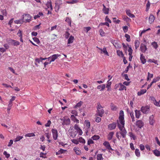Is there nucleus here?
I'll return each mask as SVG.
<instances>
[{
  "label": "nucleus",
  "instance_id": "3c124183",
  "mask_svg": "<svg viewBox=\"0 0 160 160\" xmlns=\"http://www.w3.org/2000/svg\"><path fill=\"white\" fill-rule=\"evenodd\" d=\"M100 137L99 136L95 135L92 137V138L93 140H96L98 139Z\"/></svg>",
  "mask_w": 160,
  "mask_h": 160
},
{
  "label": "nucleus",
  "instance_id": "39448f33",
  "mask_svg": "<svg viewBox=\"0 0 160 160\" xmlns=\"http://www.w3.org/2000/svg\"><path fill=\"white\" fill-rule=\"evenodd\" d=\"M142 112L144 114L148 113L150 110L148 106L142 107L141 108Z\"/></svg>",
  "mask_w": 160,
  "mask_h": 160
},
{
  "label": "nucleus",
  "instance_id": "e433bc0d",
  "mask_svg": "<svg viewBox=\"0 0 160 160\" xmlns=\"http://www.w3.org/2000/svg\"><path fill=\"white\" fill-rule=\"evenodd\" d=\"M135 154L138 157H139L140 156V152L139 150L138 149H136L135 150Z\"/></svg>",
  "mask_w": 160,
  "mask_h": 160
},
{
  "label": "nucleus",
  "instance_id": "7c9ffc66",
  "mask_svg": "<svg viewBox=\"0 0 160 160\" xmlns=\"http://www.w3.org/2000/svg\"><path fill=\"white\" fill-rule=\"evenodd\" d=\"M79 142L82 143V144H84L85 142V139L82 137H79L78 139Z\"/></svg>",
  "mask_w": 160,
  "mask_h": 160
},
{
  "label": "nucleus",
  "instance_id": "5701e85b",
  "mask_svg": "<svg viewBox=\"0 0 160 160\" xmlns=\"http://www.w3.org/2000/svg\"><path fill=\"white\" fill-rule=\"evenodd\" d=\"M135 112V113L136 117L137 118H139L141 115L140 111L136 110Z\"/></svg>",
  "mask_w": 160,
  "mask_h": 160
},
{
  "label": "nucleus",
  "instance_id": "7ed1b4c3",
  "mask_svg": "<svg viewBox=\"0 0 160 160\" xmlns=\"http://www.w3.org/2000/svg\"><path fill=\"white\" fill-rule=\"evenodd\" d=\"M61 121H62V125H69L70 123V120L67 117H64L60 119Z\"/></svg>",
  "mask_w": 160,
  "mask_h": 160
},
{
  "label": "nucleus",
  "instance_id": "09e8293b",
  "mask_svg": "<svg viewBox=\"0 0 160 160\" xmlns=\"http://www.w3.org/2000/svg\"><path fill=\"white\" fill-rule=\"evenodd\" d=\"M128 52H129L128 55L129 56H132V49L131 47H130L128 48Z\"/></svg>",
  "mask_w": 160,
  "mask_h": 160
},
{
  "label": "nucleus",
  "instance_id": "37998d69",
  "mask_svg": "<svg viewBox=\"0 0 160 160\" xmlns=\"http://www.w3.org/2000/svg\"><path fill=\"white\" fill-rule=\"evenodd\" d=\"M83 102L82 101H80L77 104L74 106V108H77L78 107H80L82 104Z\"/></svg>",
  "mask_w": 160,
  "mask_h": 160
},
{
  "label": "nucleus",
  "instance_id": "f704fd0d",
  "mask_svg": "<svg viewBox=\"0 0 160 160\" xmlns=\"http://www.w3.org/2000/svg\"><path fill=\"white\" fill-rule=\"evenodd\" d=\"M122 18L123 19L127 22H129L130 20V19L126 15H123L122 16Z\"/></svg>",
  "mask_w": 160,
  "mask_h": 160
},
{
  "label": "nucleus",
  "instance_id": "cd10ccee",
  "mask_svg": "<svg viewBox=\"0 0 160 160\" xmlns=\"http://www.w3.org/2000/svg\"><path fill=\"white\" fill-rule=\"evenodd\" d=\"M153 152L154 154L157 157H159L160 156V151L156 149L153 151Z\"/></svg>",
  "mask_w": 160,
  "mask_h": 160
},
{
  "label": "nucleus",
  "instance_id": "052dcab7",
  "mask_svg": "<svg viewBox=\"0 0 160 160\" xmlns=\"http://www.w3.org/2000/svg\"><path fill=\"white\" fill-rule=\"evenodd\" d=\"M102 106L101 105L100 103L99 102L98 103L97 106V110L102 109Z\"/></svg>",
  "mask_w": 160,
  "mask_h": 160
},
{
  "label": "nucleus",
  "instance_id": "1a4fd4ad",
  "mask_svg": "<svg viewBox=\"0 0 160 160\" xmlns=\"http://www.w3.org/2000/svg\"><path fill=\"white\" fill-rule=\"evenodd\" d=\"M103 145H104V146H105L106 147V148L107 149L109 150H113L111 147L110 144L108 142H104L103 143Z\"/></svg>",
  "mask_w": 160,
  "mask_h": 160
},
{
  "label": "nucleus",
  "instance_id": "a19ab883",
  "mask_svg": "<svg viewBox=\"0 0 160 160\" xmlns=\"http://www.w3.org/2000/svg\"><path fill=\"white\" fill-rule=\"evenodd\" d=\"M103 25H106L107 26L109 27V24L108 22H101L99 23L98 27H99L100 26H103Z\"/></svg>",
  "mask_w": 160,
  "mask_h": 160
},
{
  "label": "nucleus",
  "instance_id": "79ce46f5",
  "mask_svg": "<svg viewBox=\"0 0 160 160\" xmlns=\"http://www.w3.org/2000/svg\"><path fill=\"white\" fill-rule=\"evenodd\" d=\"M14 22L15 23L17 24H22L23 23V21L22 20V18L21 19H20L19 20H15L14 21Z\"/></svg>",
  "mask_w": 160,
  "mask_h": 160
},
{
  "label": "nucleus",
  "instance_id": "13d9d810",
  "mask_svg": "<svg viewBox=\"0 0 160 160\" xmlns=\"http://www.w3.org/2000/svg\"><path fill=\"white\" fill-rule=\"evenodd\" d=\"M45 135L46 137H47L48 139L50 138L51 137L50 133L48 132H46L45 133Z\"/></svg>",
  "mask_w": 160,
  "mask_h": 160
},
{
  "label": "nucleus",
  "instance_id": "4be33fe9",
  "mask_svg": "<svg viewBox=\"0 0 160 160\" xmlns=\"http://www.w3.org/2000/svg\"><path fill=\"white\" fill-rule=\"evenodd\" d=\"M105 88V84H103L101 85H98L97 88L98 89H99L100 91H103Z\"/></svg>",
  "mask_w": 160,
  "mask_h": 160
},
{
  "label": "nucleus",
  "instance_id": "de8ad7c7",
  "mask_svg": "<svg viewBox=\"0 0 160 160\" xmlns=\"http://www.w3.org/2000/svg\"><path fill=\"white\" fill-rule=\"evenodd\" d=\"M22 138H23L22 136H17L16 138L14 139V141L15 142H17L18 141H19V140H20L21 139H22Z\"/></svg>",
  "mask_w": 160,
  "mask_h": 160
},
{
  "label": "nucleus",
  "instance_id": "e2e57ef3",
  "mask_svg": "<svg viewBox=\"0 0 160 160\" xmlns=\"http://www.w3.org/2000/svg\"><path fill=\"white\" fill-rule=\"evenodd\" d=\"M3 154L7 158H8L10 156V154L8 153L6 151H4Z\"/></svg>",
  "mask_w": 160,
  "mask_h": 160
},
{
  "label": "nucleus",
  "instance_id": "8fccbe9b",
  "mask_svg": "<svg viewBox=\"0 0 160 160\" xmlns=\"http://www.w3.org/2000/svg\"><path fill=\"white\" fill-rule=\"evenodd\" d=\"M72 142L74 143L75 144H78L79 143V141L78 139H72L71 140Z\"/></svg>",
  "mask_w": 160,
  "mask_h": 160
},
{
  "label": "nucleus",
  "instance_id": "4d7b16f0",
  "mask_svg": "<svg viewBox=\"0 0 160 160\" xmlns=\"http://www.w3.org/2000/svg\"><path fill=\"white\" fill-rule=\"evenodd\" d=\"M150 3L149 2V1H148L147 3L146 4V11H148L149 10L150 7Z\"/></svg>",
  "mask_w": 160,
  "mask_h": 160
},
{
  "label": "nucleus",
  "instance_id": "69168bd1",
  "mask_svg": "<svg viewBox=\"0 0 160 160\" xmlns=\"http://www.w3.org/2000/svg\"><path fill=\"white\" fill-rule=\"evenodd\" d=\"M94 142L92 139H88V145H90L91 144H92Z\"/></svg>",
  "mask_w": 160,
  "mask_h": 160
},
{
  "label": "nucleus",
  "instance_id": "dca6fc26",
  "mask_svg": "<svg viewBox=\"0 0 160 160\" xmlns=\"http://www.w3.org/2000/svg\"><path fill=\"white\" fill-rule=\"evenodd\" d=\"M136 124L139 128H141L143 126V123L141 120H138Z\"/></svg>",
  "mask_w": 160,
  "mask_h": 160
},
{
  "label": "nucleus",
  "instance_id": "9b49d317",
  "mask_svg": "<svg viewBox=\"0 0 160 160\" xmlns=\"http://www.w3.org/2000/svg\"><path fill=\"white\" fill-rule=\"evenodd\" d=\"M140 50L142 52H145L147 50L146 46L145 44L142 43L140 45Z\"/></svg>",
  "mask_w": 160,
  "mask_h": 160
},
{
  "label": "nucleus",
  "instance_id": "f8f14e48",
  "mask_svg": "<svg viewBox=\"0 0 160 160\" xmlns=\"http://www.w3.org/2000/svg\"><path fill=\"white\" fill-rule=\"evenodd\" d=\"M116 123L115 122H113L112 123L109 124L108 125V128L111 130L114 129L116 128Z\"/></svg>",
  "mask_w": 160,
  "mask_h": 160
},
{
  "label": "nucleus",
  "instance_id": "58836bf2",
  "mask_svg": "<svg viewBox=\"0 0 160 160\" xmlns=\"http://www.w3.org/2000/svg\"><path fill=\"white\" fill-rule=\"evenodd\" d=\"M97 160H103V159L102 155L101 154H98L97 155Z\"/></svg>",
  "mask_w": 160,
  "mask_h": 160
},
{
  "label": "nucleus",
  "instance_id": "bf43d9fd",
  "mask_svg": "<svg viewBox=\"0 0 160 160\" xmlns=\"http://www.w3.org/2000/svg\"><path fill=\"white\" fill-rule=\"evenodd\" d=\"M105 21L106 22H109L110 23H111V20L109 19V18H108V16H106L105 18Z\"/></svg>",
  "mask_w": 160,
  "mask_h": 160
},
{
  "label": "nucleus",
  "instance_id": "9d476101",
  "mask_svg": "<svg viewBox=\"0 0 160 160\" xmlns=\"http://www.w3.org/2000/svg\"><path fill=\"white\" fill-rule=\"evenodd\" d=\"M111 42L116 48H120V45L118 44L117 41H116L114 40H112L111 41Z\"/></svg>",
  "mask_w": 160,
  "mask_h": 160
},
{
  "label": "nucleus",
  "instance_id": "2eb2a0df",
  "mask_svg": "<svg viewBox=\"0 0 160 160\" xmlns=\"http://www.w3.org/2000/svg\"><path fill=\"white\" fill-rule=\"evenodd\" d=\"M126 12L127 15L131 18H133L135 17L134 14L131 13L129 9H126Z\"/></svg>",
  "mask_w": 160,
  "mask_h": 160
},
{
  "label": "nucleus",
  "instance_id": "c03bdc74",
  "mask_svg": "<svg viewBox=\"0 0 160 160\" xmlns=\"http://www.w3.org/2000/svg\"><path fill=\"white\" fill-rule=\"evenodd\" d=\"M160 79V77L158 76L156 78H154L152 81V83H155L158 81Z\"/></svg>",
  "mask_w": 160,
  "mask_h": 160
},
{
  "label": "nucleus",
  "instance_id": "c85d7f7f",
  "mask_svg": "<svg viewBox=\"0 0 160 160\" xmlns=\"http://www.w3.org/2000/svg\"><path fill=\"white\" fill-rule=\"evenodd\" d=\"M46 5L48 8H50V10H52V6L51 3L50 2H48L46 4Z\"/></svg>",
  "mask_w": 160,
  "mask_h": 160
},
{
  "label": "nucleus",
  "instance_id": "49530a36",
  "mask_svg": "<svg viewBox=\"0 0 160 160\" xmlns=\"http://www.w3.org/2000/svg\"><path fill=\"white\" fill-rule=\"evenodd\" d=\"M84 123H85V125L87 127V128H89L90 126V123L88 121V120H85V121Z\"/></svg>",
  "mask_w": 160,
  "mask_h": 160
},
{
  "label": "nucleus",
  "instance_id": "6e6d98bb",
  "mask_svg": "<svg viewBox=\"0 0 160 160\" xmlns=\"http://www.w3.org/2000/svg\"><path fill=\"white\" fill-rule=\"evenodd\" d=\"M154 104L156 106L158 107H160V100L158 102H157L156 100L154 102Z\"/></svg>",
  "mask_w": 160,
  "mask_h": 160
},
{
  "label": "nucleus",
  "instance_id": "a18cd8bd",
  "mask_svg": "<svg viewBox=\"0 0 160 160\" xmlns=\"http://www.w3.org/2000/svg\"><path fill=\"white\" fill-rule=\"evenodd\" d=\"M125 37L126 38V41L128 42H130L131 41L130 36L129 35L127 34H125Z\"/></svg>",
  "mask_w": 160,
  "mask_h": 160
},
{
  "label": "nucleus",
  "instance_id": "ea45409f",
  "mask_svg": "<svg viewBox=\"0 0 160 160\" xmlns=\"http://www.w3.org/2000/svg\"><path fill=\"white\" fill-rule=\"evenodd\" d=\"M65 21L68 23L70 26H71L72 21L70 18L69 17H67L65 20Z\"/></svg>",
  "mask_w": 160,
  "mask_h": 160
},
{
  "label": "nucleus",
  "instance_id": "423d86ee",
  "mask_svg": "<svg viewBox=\"0 0 160 160\" xmlns=\"http://www.w3.org/2000/svg\"><path fill=\"white\" fill-rule=\"evenodd\" d=\"M51 131L53 139L54 140H57L58 136V132L57 130L55 129H52Z\"/></svg>",
  "mask_w": 160,
  "mask_h": 160
},
{
  "label": "nucleus",
  "instance_id": "338daca9",
  "mask_svg": "<svg viewBox=\"0 0 160 160\" xmlns=\"http://www.w3.org/2000/svg\"><path fill=\"white\" fill-rule=\"evenodd\" d=\"M71 113L76 116H77L78 115V112L77 111L75 110H72L71 112Z\"/></svg>",
  "mask_w": 160,
  "mask_h": 160
},
{
  "label": "nucleus",
  "instance_id": "5fc2aeb1",
  "mask_svg": "<svg viewBox=\"0 0 160 160\" xmlns=\"http://www.w3.org/2000/svg\"><path fill=\"white\" fill-rule=\"evenodd\" d=\"M78 2V1L74 0H72L70 1H67L66 2L68 4H73L76 3Z\"/></svg>",
  "mask_w": 160,
  "mask_h": 160
},
{
  "label": "nucleus",
  "instance_id": "4468645a",
  "mask_svg": "<svg viewBox=\"0 0 160 160\" xmlns=\"http://www.w3.org/2000/svg\"><path fill=\"white\" fill-rule=\"evenodd\" d=\"M98 48L99 50H100V51H101L100 53H102L103 52L104 54L108 56H109L107 50L106 48L104 47L103 49H102V48Z\"/></svg>",
  "mask_w": 160,
  "mask_h": 160
},
{
  "label": "nucleus",
  "instance_id": "a878e982",
  "mask_svg": "<svg viewBox=\"0 0 160 160\" xmlns=\"http://www.w3.org/2000/svg\"><path fill=\"white\" fill-rule=\"evenodd\" d=\"M134 44H135V49H137L139 46V45H140L139 41V40H135V41Z\"/></svg>",
  "mask_w": 160,
  "mask_h": 160
},
{
  "label": "nucleus",
  "instance_id": "6e6552de",
  "mask_svg": "<svg viewBox=\"0 0 160 160\" xmlns=\"http://www.w3.org/2000/svg\"><path fill=\"white\" fill-rule=\"evenodd\" d=\"M9 43L15 46H17L20 44L19 42L12 39L9 40Z\"/></svg>",
  "mask_w": 160,
  "mask_h": 160
},
{
  "label": "nucleus",
  "instance_id": "f03ea898",
  "mask_svg": "<svg viewBox=\"0 0 160 160\" xmlns=\"http://www.w3.org/2000/svg\"><path fill=\"white\" fill-rule=\"evenodd\" d=\"M32 17L28 14H24L22 15V19L23 22H29L31 20Z\"/></svg>",
  "mask_w": 160,
  "mask_h": 160
},
{
  "label": "nucleus",
  "instance_id": "ddd939ff",
  "mask_svg": "<svg viewBox=\"0 0 160 160\" xmlns=\"http://www.w3.org/2000/svg\"><path fill=\"white\" fill-rule=\"evenodd\" d=\"M129 136L130 137L131 139L135 140L137 139L136 136L132 132H129L128 133Z\"/></svg>",
  "mask_w": 160,
  "mask_h": 160
},
{
  "label": "nucleus",
  "instance_id": "2f4dec72",
  "mask_svg": "<svg viewBox=\"0 0 160 160\" xmlns=\"http://www.w3.org/2000/svg\"><path fill=\"white\" fill-rule=\"evenodd\" d=\"M110 107L112 111H116L117 109L116 106L113 104L111 103L110 105Z\"/></svg>",
  "mask_w": 160,
  "mask_h": 160
},
{
  "label": "nucleus",
  "instance_id": "0e129e2a",
  "mask_svg": "<svg viewBox=\"0 0 160 160\" xmlns=\"http://www.w3.org/2000/svg\"><path fill=\"white\" fill-rule=\"evenodd\" d=\"M84 29L85 31L86 32H88L91 29V28L90 27H85L84 28Z\"/></svg>",
  "mask_w": 160,
  "mask_h": 160
},
{
  "label": "nucleus",
  "instance_id": "72a5a7b5",
  "mask_svg": "<svg viewBox=\"0 0 160 160\" xmlns=\"http://www.w3.org/2000/svg\"><path fill=\"white\" fill-rule=\"evenodd\" d=\"M151 45L154 48L156 49L158 47V45L157 42H154L152 43Z\"/></svg>",
  "mask_w": 160,
  "mask_h": 160
},
{
  "label": "nucleus",
  "instance_id": "473e14b6",
  "mask_svg": "<svg viewBox=\"0 0 160 160\" xmlns=\"http://www.w3.org/2000/svg\"><path fill=\"white\" fill-rule=\"evenodd\" d=\"M153 116H151L149 118V123L151 125H153L154 124V121L153 120Z\"/></svg>",
  "mask_w": 160,
  "mask_h": 160
},
{
  "label": "nucleus",
  "instance_id": "f257e3e1",
  "mask_svg": "<svg viewBox=\"0 0 160 160\" xmlns=\"http://www.w3.org/2000/svg\"><path fill=\"white\" fill-rule=\"evenodd\" d=\"M117 122L118 127L121 131L120 134L122 138H124L127 132L124 127L125 121L124 112L122 110H121L120 112L119 120H117Z\"/></svg>",
  "mask_w": 160,
  "mask_h": 160
},
{
  "label": "nucleus",
  "instance_id": "393cba45",
  "mask_svg": "<svg viewBox=\"0 0 160 160\" xmlns=\"http://www.w3.org/2000/svg\"><path fill=\"white\" fill-rule=\"evenodd\" d=\"M103 13L105 14H108L109 13V9L108 8H106L105 5H103Z\"/></svg>",
  "mask_w": 160,
  "mask_h": 160
},
{
  "label": "nucleus",
  "instance_id": "aec40b11",
  "mask_svg": "<svg viewBox=\"0 0 160 160\" xmlns=\"http://www.w3.org/2000/svg\"><path fill=\"white\" fill-rule=\"evenodd\" d=\"M155 20V18L154 16L152 14H151L150 15L149 17V22L150 23H152Z\"/></svg>",
  "mask_w": 160,
  "mask_h": 160
},
{
  "label": "nucleus",
  "instance_id": "b1692460",
  "mask_svg": "<svg viewBox=\"0 0 160 160\" xmlns=\"http://www.w3.org/2000/svg\"><path fill=\"white\" fill-rule=\"evenodd\" d=\"M147 92V90L146 89H143L141 90L140 91L138 92V96H141L146 93Z\"/></svg>",
  "mask_w": 160,
  "mask_h": 160
},
{
  "label": "nucleus",
  "instance_id": "412c9836",
  "mask_svg": "<svg viewBox=\"0 0 160 160\" xmlns=\"http://www.w3.org/2000/svg\"><path fill=\"white\" fill-rule=\"evenodd\" d=\"M73 150L77 155H80L81 153L80 150L78 148L74 147Z\"/></svg>",
  "mask_w": 160,
  "mask_h": 160
},
{
  "label": "nucleus",
  "instance_id": "bb28decb",
  "mask_svg": "<svg viewBox=\"0 0 160 160\" xmlns=\"http://www.w3.org/2000/svg\"><path fill=\"white\" fill-rule=\"evenodd\" d=\"M114 134V133L113 132H109L108 137V140H110L112 139Z\"/></svg>",
  "mask_w": 160,
  "mask_h": 160
},
{
  "label": "nucleus",
  "instance_id": "774afa93",
  "mask_svg": "<svg viewBox=\"0 0 160 160\" xmlns=\"http://www.w3.org/2000/svg\"><path fill=\"white\" fill-rule=\"evenodd\" d=\"M61 0H57L56 2V4L58 5H59L62 4Z\"/></svg>",
  "mask_w": 160,
  "mask_h": 160
},
{
  "label": "nucleus",
  "instance_id": "20e7f679",
  "mask_svg": "<svg viewBox=\"0 0 160 160\" xmlns=\"http://www.w3.org/2000/svg\"><path fill=\"white\" fill-rule=\"evenodd\" d=\"M61 56L60 54H55L49 57L48 58V59H51L50 61L51 62H54L56 59H57L58 57Z\"/></svg>",
  "mask_w": 160,
  "mask_h": 160
},
{
  "label": "nucleus",
  "instance_id": "6ab92c4d",
  "mask_svg": "<svg viewBox=\"0 0 160 160\" xmlns=\"http://www.w3.org/2000/svg\"><path fill=\"white\" fill-rule=\"evenodd\" d=\"M104 113V111L102 109L97 110V113L100 117H102Z\"/></svg>",
  "mask_w": 160,
  "mask_h": 160
},
{
  "label": "nucleus",
  "instance_id": "864d4df0",
  "mask_svg": "<svg viewBox=\"0 0 160 160\" xmlns=\"http://www.w3.org/2000/svg\"><path fill=\"white\" fill-rule=\"evenodd\" d=\"M117 54L119 56L122 57L123 56V54L122 51L119 50H118L117 51Z\"/></svg>",
  "mask_w": 160,
  "mask_h": 160
},
{
  "label": "nucleus",
  "instance_id": "4c0bfd02",
  "mask_svg": "<svg viewBox=\"0 0 160 160\" xmlns=\"http://www.w3.org/2000/svg\"><path fill=\"white\" fill-rule=\"evenodd\" d=\"M65 151V150L61 149L59 150L58 152H56V155H59L62 153H64Z\"/></svg>",
  "mask_w": 160,
  "mask_h": 160
},
{
  "label": "nucleus",
  "instance_id": "603ef678",
  "mask_svg": "<svg viewBox=\"0 0 160 160\" xmlns=\"http://www.w3.org/2000/svg\"><path fill=\"white\" fill-rule=\"evenodd\" d=\"M112 19L113 20V22L116 23L118 24L120 22V20H119V19L116 20V18H112Z\"/></svg>",
  "mask_w": 160,
  "mask_h": 160
},
{
  "label": "nucleus",
  "instance_id": "680f3d73",
  "mask_svg": "<svg viewBox=\"0 0 160 160\" xmlns=\"http://www.w3.org/2000/svg\"><path fill=\"white\" fill-rule=\"evenodd\" d=\"M33 39L34 41L37 43H39L40 42V41L39 39L36 37H34L33 38Z\"/></svg>",
  "mask_w": 160,
  "mask_h": 160
},
{
  "label": "nucleus",
  "instance_id": "a211bd4d",
  "mask_svg": "<svg viewBox=\"0 0 160 160\" xmlns=\"http://www.w3.org/2000/svg\"><path fill=\"white\" fill-rule=\"evenodd\" d=\"M72 129L71 130L69 129L68 130V131L70 133V135L71 137L72 138H74L76 136L77 133L76 132H74L73 131H72Z\"/></svg>",
  "mask_w": 160,
  "mask_h": 160
},
{
  "label": "nucleus",
  "instance_id": "c9c22d12",
  "mask_svg": "<svg viewBox=\"0 0 160 160\" xmlns=\"http://www.w3.org/2000/svg\"><path fill=\"white\" fill-rule=\"evenodd\" d=\"M100 35L102 37H103L105 35V33L102 29H101L99 30Z\"/></svg>",
  "mask_w": 160,
  "mask_h": 160
},
{
  "label": "nucleus",
  "instance_id": "0eeeda50",
  "mask_svg": "<svg viewBox=\"0 0 160 160\" xmlns=\"http://www.w3.org/2000/svg\"><path fill=\"white\" fill-rule=\"evenodd\" d=\"M115 87L116 88H118V90L119 91L123 90L126 88L124 85L120 83L116 84Z\"/></svg>",
  "mask_w": 160,
  "mask_h": 160
},
{
  "label": "nucleus",
  "instance_id": "f3484780",
  "mask_svg": "<svg viewBox=\"0 0 160 160\" xmlns=\"http://www.w3.org/2000/svg\"><path fill=\"white\" fill-rule=\"evenodd\" d=\"M140 59L143 64H145L146 62L145 57L142 54H140Z\"/></svg>",
  "mask_w": 160,
  "mask_h": 160
},
{
  "label": "nucleus",
  "instance_id": "c756f323",
  "mask_svg": "<svg viewBox=\"0 0 160 160\" xmlns=\"http://www.w3.org/2000/svg\"><path fill=\"white\" fill-rule=\"evenodd\" d=\"M74 38L72 36H70V38L68 39V44H71L73 42Z\"/></svg>",
  "mask_w": 160,
  "mask_h": 160
}]
</instances>
